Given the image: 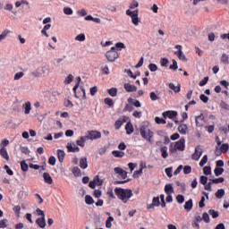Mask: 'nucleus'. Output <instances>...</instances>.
I'll return each mask as SVG.
<instances>
[{
	"mask_svg": "<svg viewBox=\"0 0 229 229\" xmlns=\"http://www.w3.org/2000/svg\"><path fill=\"white\" fill-rule=\"evenodd\" d=\"M203 174H205V176H208L209 174H212V168L210 166H204Z\"/></svg>",
	"mask_w": 229,
	"mask_h": 229,
	"instance_id": "obj_41",
	"label": "nucleus"
},
{
	"mask_svg": "<svg viewBox=\"0 0 229 229\" xmlns=\"http://www.w3.org/2000/svg\"><path fill=\"white\" fill-rule=\"evenodd\" d=\"M160 152L162 158H167V157H169V153H167V147H161Z\"/></svg>",
	"mask_w": 229,
	"mask_h": 229,
	"instance_id": "obj_30",
	"label": "nucleus"
},
{
	"mask_svg": "<svg viewBox=\"0 0 229 229\" xmlns=\"http://www.w3.org/2000/svg\"><path fill=\"white\" fill-rule=\"evenodd\" d=\"M107 93L111 98H115V96H117V88H111L107 89Z\"/></svg>",
	"mask_w": 229,
	"mask_h": 229,
	"instance_id": "obj_36",
	"label": "nucleus"
},
{
	"mask_svg": "<svg viewBox=\"0 0 229 229\" xmlns=\"http://www.w3.org/2000/svg\"><path fill=\"white\" fill-rule=\"evenodd\" d=\"M85 34L83 33H81L75 37V40H77L78 42H85Z\"/></svg>",
	"mask_w": 229,
	"mask_h": 229,
	"instance_id": "obj_49",
	"label": "nucleus"
},
{
	"mask_svg": "<svg viewBox=\"0 0 229 229\" xmlns=\"http://www.w3.org/2000/svg\"><path fill=\"white\" fill-rule=\"evenodd\" d=\"M206 123L207 122L205 121V115L203 114H200L199 115L195 117V124L197 128H203Z\"/></svg>",
	"mask_w": 229,
	"mask_h": 229,
	"instance_id": "obj_7",
	"label": "nucleus"
},
{
	"mask_svg": "<svg viewBox=\"0 0 229 229\" xmlns=\"http://www.w3.org/2000/svg\"><path fill=\"white\" fill-rule=\"evenodd\" d=\"M175 49L178 51L174 52V55L181 60L182 62H187V56H185V54L182 51V47L181 45H176Z\"/></svg>",
	"mask_w": 229,
	"mask_h": 229,
	"instance_id": "obj_6",
	"label": "nucleus"
},
{
	"mask_svg": "<svg viewBox=\"0 0 229 229\" xmlns=\"http://www.w3.org/2000/svg\"><path fill=\"white\" fill-rule=\"evenodd\" d=\"M148 69L151 72H155L158 71V66H157V64H150L148 65Z\"/></svg>",
	"mask_w": 229,
	"mask_h": 229,
	"instance_id": "obj_60",
	"label": "nucleus"
},
{
	"mask_svg": "<svg viewBox=\"0 0 229 229\" xmlns=\"http://www.w3.org/2000/svg\"><path fill=\"white\" fill-rule=\"evenodd\" d=\"M164 119L168 117V119H176V115H178V112L176 111H165L162 114Z\"/></svg>",
	"mask_w": 229,
	"mask_h": 229,
	"instance_id": "obj_13",
	"label": "nucleus"
},
{
	"mask_svg": "<svg viewBox=\"0 0 229 229\" xmlns=\"http://www.w3.org/2000/svg\"><path fill=\"white\" fill-rule=\"evenodd\" d=\"M201 219L205 223H210V216H208V213H207V212L203 213Z\"/></svg>",
	"mask_w": 229,
	"mask_h": 229,
	"instance_id": "obj_54",
	"label": "nucleus"
},
{
	"mask_svg": "<svg viewBox=\"0 0 229 229\" xmlns=\"http://www.w3.org/2000/svg\"><path fill=\"white\" fill-rule=\"evenodd\" d=\"M80 167L81 169H87L89 167V162L87 161V157H81L80 159Z\"/></svg>",
	"mask_w": 229,
	"mask_h": 229,
	"instance_id": "obj_21",
	"label": "nucleus"
},
{
	"mask_svg": "<svg viewBox=\"0 0 229 229\" xmlns=\"http://www.w3.org/2000/svg\"><path fill=\"white\" fill-rule=\"evenodd\" d=\"M220 106H221V108H223L224 110H229V105H228L226 102H225L224 100H222V101L220 102Z\"/></svg>",
	"mask_w": 229,
	"mask_h": 229,
	"instance_id": "obj_64",
	"label": "nucleus"
},
{
	"mask_svg": "<svg viewBox=\"0 0 229 229\" xmlns=\"http://www.w3.org/2000/svg\"><path fill=\"white\" fill-rule=\"evenodd\" d=\"M165 194H174V188H173V184H171V183L165 184Z\"/></svg>",
	"mask_w": 229,
	"mask_h": 229,
	"instance_id": "obj_25",
	"label": "nucleus"
},
{
	"mask_svg": "<svg viewBox=\"0 0 229 229\" xmlns=\"http://www.w3.org/2000/svg\"><path fill=\"white\" fill-rule=\"evenodd\" d=\"M87 140H89L87 136H81L80 138V140H78L76 141V144H77V146H80L81 148H85V142H87Z\"/></svg>",
	"mask_w": 229,
	"mask_h": 229,
	"instance_id": "obj_18",
	"label": "nucleus"
},
{
	"mask_svg": "<svg viewBox=\"0 0 229 229\" xmlns=\"http://www.w3.org/2000/svg\"><path fill=\"white\" fill-rule=\"evenodd\" d=\"M128 103H132V106H135L136 108H140L142 106V104H140V101L139 100H134L131 98H129L127 99Z\"/></svg>",
	"mask_w": 229,
	"mask_h": 229,
	"instance_id": "obj_26",
	"label": "nucleus"
},
{
	"mask_svg": "<svg viewBox=\"0 0 229 229\" xmlns=\"http://www.w3.org/2000/svg\"><path fill=\"white\" fill-rule=\"evenodd\" d=\"M86 137L88 140H98V139H101V131H88Z\"/></svg>",
	"mask_w": 229,
	"mask_h": 229,
	"instance_id": "obj_5",
	"label": "nucleus"
},
{
	"mask_svg": "<svg viewBox=\"0 0 229 229\" xmlns=\"http://www.w3.org/2000/svg\"><path fill=\"white\" fill-rule=\"evenodd\" d=\"M114 47L116 51H122V49H126V46L123 42L116 43Z\"/></svg>",
	"mask_w": 229,
	"mask_h": 229,
	"instance_id": "obj_40",
	"label": "nucleus"
},
{
	"mask_svg": "<svg viewBox=\"0 0 229 229\" xmlns=\"http://www.w3.org/2000/svg\"><path fill=\"white\" fill-rule=\"evenodd\" d=\"M114 194L118 199H121L123 203H128V199L133 196V191L130 189H123L116 187L114 189Z\"/></svg>",
	"mask_w": 229,
	"mask_h": 229,
	"instance_id": "obj_1",
	"label": "nucleus"
},
{
	"mask_svg": "<svg viewBox=\"0 0 229 229\" xmlns=\"http://www.w3.org/2000/svg\"><path fill=\"white\" fill-rule=\"evenodd\" d=\"M140 133L142 139H144L150 144H153V137L155 135V132H153V131H151L150 129H148V127H146V125H141L140 127Z\"/></svg>",
	"mask_w": 229,
	"mask_h": 229,
	"instance_id": "obj_2",
	"label": "nucleus"
},
{
	"mask_svg": "<svg viewBox=\"0 0 229 229\" xmlns=\"http://www.w3.org/2000/svg\"><path fill=\"white\" fill-rule=\"evenodd\" d=\"M207 182H208V177L201 175L199 179V183H201L202 185H207Z\"/></svg>",
	"mask_w": 229,
	"mask_h": 229,
	"instance_id": "obj_58",
	"label": "nucleus"
},
{
	"mask_svg": "<svg viewBox=\"0 0 229 229\" xmlns=\"http://www.w3.org/2000/svg\"><path fill=\"white\" fill-rule=\"evenodd\" d=\"M183 173L185 174H191V173H192V167H191V165H185L183 167Z\"/></svg>",
	"mask_w": 229,
	"mask_h": 229,
	"instance_id": "obj_59",
	"label": "nucleus"
},
{
	"mask_svg": "<svg viewBox=\"0 0 229 229\" xmlns=\"http://www.w3.org/2000/svg\"><path fill=\"white\" fill-rule=\"evenodd\" d=\"M105 105H107V106H110V108H114V100L110 98H106L104 99Z\"/></svg>",
	"mask_w": 229,
	"mask_h": 229,
	"instance_id": "obj_37",
	"label": "nucleus"
},
{
	"mask_svg": "<svg viewBox=\"0 0 229 229\" xmlns=\"http://www.w3.org/2000/svg\"><path fill=\"white\" fill-rule=\"evenodd\" d=\"M74 80V76H72V74H69L65 80H64V83L65 85H69L71 83H72V81Z\"/></svg>",
	"mask_w": 229,
	"mask_h": 229,
	"instance_id": "obj_46",
	"label": "nucleus"
},
{
	"mask_svg": "<svg viewBox=\"0 0 229 229\" xmlns=\"http://www.w3.org/2000/svg\"><path fill=\"white\" fill-rule=\"evenodd\" d=\"M85 203L86 205H93L94 203V199L90 195H86L85 196Z\"/></svg>",
	"mask_w": 229,
	"mask_h": 229,
	"instance_id": "obj_38",
	"label": "nucleus"
},
{
	"mask_svg": "<svg viewBox=\"0 0 229 229\" xmlns=\"http://www.w3.org/2000/svg\"><path fill=\"white\" fill-rule=\"evenodd\" d=\"M161 65L162 67H169V59L167 58H162L161 59Z\"/></svg>",
	"mask_w": 229,
	"mask_h": 229,
	"instance_id": "obj_57",
	"label": "nucleus"
},
{
	"mask_svg": "<svg viewBox=\"0 0 229 229\" xmlns=\"http://www.w3.org/2000/svg\"><path fill=\"white\" fill-rule=\"evenodd\" d=\"M174 147L178 151H185V138H181L176 141Z\"/></svg>",
	"mask_w": 229,
	"mask_h": 229,
	"instance_id": "obj_8",
	"label": "nucleus"
},
{
	"mask_svg": "<svg viewBox=\"0 0 229 229\" xmlns=\"http://www.w3.org/2000/svg\"><path fill=\"white\" fill-rule=\"evenodd\" d=\"M30 168V165H28V163H26V160H22L21 162V169L23 173H27L28 169Z\"/></svg>",
	"mask_w": 229,
	"mask_h": 229,
	"instance_id": "obj_32",
	"label": "nucleus"
},
{
	"mask_svg": "<svg viewBox=\"0 0 229 229\" xmlns=\"http://www.w3.org/2000/svg\"><path fill=\"white\" fill-rule=\"evenodd\" d=\"M187 130H189V127H187V124L182 123L178 127V131L182 135H187Z\"/></svg>",
	"mask_w": 229,
	"mask_h": 229,
	"instance_id": "obj_17",
	"label": "nucleus"
},
{
	"mask_svg": "<svg viewBox=\"0 0 229 229\" xmlns=\"http://www.w3.org/2000/svg\"><path fill=\"white\" fill-rule=\"evenodd\" d=\"M125 14L128 15V17H131V22L134 26H139V22H140L139 20V9L134 11L126 10Z\"/></svg>",
	"mask_w": 229,
	"mask_h": 229,
	"instance_id": "obj_4",
	"label": "nucleus"
},
{
	"mask_svg": "<svg viewBox=\"0 0 229 229\" xmlns=\"http://www.w3.org/2000/svg\"><path fill=\"white\" fill-rule=\"evenodd\" d=\"M125 130H126L127 135H131V133H133L134 129H133V124H131V122H129L126 123Z\"/></svg>",
	"mask_w": 229,
	"mask_h": 229,
	"instance_id": "obj_23",
	"label": "nucleus"
},
{
	"mask_svg": "<svg viewBox=\"0 0 229 229\" xmlns=\"http://www.w3.org/2000/svg\"><path fill=\"white\" fill-rule=\"evenodd\" d=\"M72 9L71 7H64V13L65 15H72Z\"/></svg>",
	"mask_w": 229,
	"mask_h": 229,
	"instance_id": "obj_62",
	"label": "nucleus"
},
{
	"mask_svg": "<svg viewBox=\"0 0 229 229\" xmlns=\"http://www.w3.org/2000/svg\"><path fill=\"white\" fill-rule=\"evenodd\" d=\"M150 99L151 101H158V99H160V97H158L157 93H155V91H152L150 92Z\"/></svg>",
	"mask_w": 229,
	"mask_h": 229,
	"instance_id": "obj_56",
	"label": "nucleus"
},
{
	"mask_svg": "<svg viewBox=\"0 0 229 229\" xmlns=\"http://www.w3.org/2000/svg\"><path fill=\"white\" fill-rule=\"evenodd\" d=\"M215 176H221L225 173V168L223 167H215L214 169Z\"/></svg>",
	"mask_w": 229,
	"mask_h": 229,
	"instance_id": "obj_34",
	"label": "nucleus"
},
{
	"mask_svg": "<svg viewBox=\"0 0 229 229\" xmlns=\"http://www.w3.org/2000/svg\"><path fill=\"white\" fill-rule=\"evenodd\" d=\"M225 189H219L216 191V192L215 193V196L217 199H222V198L225 197Z\"/></svg>",
	"mask_w": 229,
	"mask_h": 229,
	"instance_id": "obj_27",
	"label": "nucleus"
},
{
	"mask_svg": "<svg viewBox=\"0 0 229 229\" xmlns=\"http://www.w3.org/2000/svg\"><path fill=\"white\" fill-rule=\"evenodd\" d=\"M114 173L115 174H120L122 180H126V178H128V172H126V170H123L121 167H115Z\"/></svg>",
	"mask_w": 229,
	"mask_h": 229,
	"instance_id": "obj_11",
	"label": "nucleus"
},
{
	"mask_svg": "<svg viewBox=\"0 0 229 229\" xmlns=\"http://www.w3.org/2000/svg\"><path fill=\"white\" fill-rule=\"evenodd\" d=\"M135 8H139V2L137 0H132V2L129 5V9L127 10H130V12H131V10H135Z\"/></svg>",
	"mask_w": 229,
	"mask_h": 229,
	"instance_id": "obj_33",
	"label": "nucleus"
},
{
	"mask_svg": "<svg viewBox=\"0 0 229 229\" xmlns=\"http://www.w3.org/2000/svg\"><path fill=\"white\" fill-rule=\"evenodd\" d=\"M0 155L3 158H4L5 160H10V156L8 155V151L6 150V148L2 147L0 148Z\"/></svg>",
	"mask_w": 229,
	"mask_h": 229,
	"instance_id": "obj_19",
	"label": "nucleus"
},
{
	"mask_svg": "<svg viewBox=\"0 0 229 229\" xmlns=\"http://www.w3.org/2000/svg\"><path fill=\"white\" fill-rule=\"evenodd\" d=\"M127 121H128V117H126V116H123L122 118H119L118 120H116L114 123L115 130H120L121 126H123V124L124 123H126Z\"/></svg>",
	"mask_w": 229,
	"mask_h": 229,
	"instance_id": "obj_14",
	"label": "nucleus"
},
{
	"mask_svg": "<svg viewBox=\"0 0 229 229\" xmlns=\"http://www.w3.org/2000/svg\"><path fill=\"white\" fill-rule=\"evenodd\" d=\"M123 112H133V106L131 104H127L123 108Z\"/></svg>",
	"mask_w": 229,
	"mask_h": 229,
	"instance_id": "obj_61",
	"label": "nucleus"
},
{
	"mask_svg": "<svg viewBox=\"0 0 229 229\" xmlns=\"http://www.w3.org/2000/svg\"><path fill=\"white\" fill-rule=\"evenodd\" d=\"M24 114H28L31 112V102L28 101L23 105Z\"/></svg>",
	"mask_w": 229,
	"mask_h": 229,
	"instance_id": "obj_28",
	"label": "nucleus"
},
{
	"mask_svg": "<svg viewBox=\"0 0 229 229\" xmlns=\"http://www.w3.org/2000/svg\"><path fill=\"white\" fill-rule=\"evenodd\" d=\"M23 76H24V72H16L14 74L13 80L14 81L21 80V78H22Z\"/></svg>",
	"mask_w": 229,
	"mask_h": 229,
	"instance_id": "obj_63",
	"label": "nucleus"
},
{
	"mask_svg": "<svg viewBox=\"0 0 229 229\" xmlns=\"http://www.w3.org/2000/svg\"><path fill=\"white\" fill-rule=\"evenodd\" d=\"M9 33H10V30H4V31L0 34V42L3 41V40H4V38H6V37H8Z\"/></svg>",
	"mask_w": 229,
	"mask_h": 229,
	"instance_id": "obj_47",
	"label": "nucleus"
},
{
	"mask_svg": "<svg viewBox=\"0 0 229 229\" xmlns=\"http://www.w3.org/2000/svg\"><path fill=\"white\" fill-rule=\"evenodd\" d=\"M123 89L126 90V92H137L136 86H133L130 83H125L123 85Z\"/></svg>",
	"mask_w": 229,
	"mask_h": 229,
	"instance_id": "obj_16",
	"label": "nucleus"
},
{
	"mask_svg": "<svg viewBox=\"0 0 229 229\" xmlns=\"http://www.w3.org/2000/svg\"><path fill=\"white\" fill-rule=\"evenodd\" d=\"M192 207H194V204L192 203V199H190L184 204V210H187V212H191V210H192Z\"/></svg>",
	"mask_w": 229,
	"mask_h": 229,
	"instance_id": "obj_22",
	"label": "nucleus"
},
{
	"mask_svg": "<svg viewBox=\"0 0 229 229\" xmlns=\"http://www.w3.org/2000/svg\"><path fill=\"white\" fill-rule=\"evenodd\" d=\"M93 180L95 181L96 185H98V187H101V185H103V180L99 179V175H96Z\"/></svg>",
	"mask_w": 229,
	"mask_h": 229,
	"instance_id": "obj_48",
	"label": "nucleus"
},
{
	"mask_svg": "<svg viewBox=\"0 0 229 229\" xmlns=\"http://www.w3.org/2000/svg\"><path fill=\"white\" fill-rule=\"evenodd\" d=\"M43 180H44L45 183H47L48 185H52V183H53V178L47 172H45L43 174Z\"/></svg>",
	"mask_w": 229,
	"mask_h": 229,
	"instance_id": "obj_15",
	"label": "nucleus"
},
{
	"mask_svg": "<svg viewBox=\"0 0 229 229\" xmlns=\"http://www.w3.org/2000/svg\"><path fill=\"white\" fill-rule=\"evenodd\" d=\"M176 201H177V203L182 205V203H183V201H185V197L182 194H179L176 196Z\"/></svg>",
	"mask_w": 229,
	"mask_h": 229,
	"instance_id": "obj_55",
	"label": "nucleus"
},
{
	"mask_svg": "<svg viewBox=\"0 0 229 229\" xmlns=\"http://www.w3.org/2000/svg\"><path fill=\"white\" fill-rule=\"evenodd\" d=\"M228 149H229V145L228 143H224L221 145L220 147V151L221 153H227L228 152Z\"/></svg>",
	"mask_w": 229,
	"mask_h": 229,
	"instance_id": "obj_45",
	"label": "nucleus"
},
{
	"mask_svg": "<svg viewBox=\"0 0 229 229\" xmlns=\"http://www.w3.org/2000/svg\"><path fill=\"white\" fill-rule=\"evenodd\" d=\"M155 123L157 124H166L167 122H165V118H160L158 116L155 117Z\"/></svg>",
	"mask_w": 229,
	"mask_h": 229,
	"instance_id": "obj_44",
	"label": "nucleus"
},
{
	"mask_svg": "<svg viewBox=\"0 0 229 229\" xmlns=\"http://www.w3.org/2000/svg\"><path fill=\"white\" fill-rule=\"evenodd\" d=\"M66 149L68 153H79L80 147L76 146L74 143H67Z\"/></svg>",
	"mask_w": 229,
	"mask_h": 229,
	"instance_id": "obj_10",
	"label": "nucleus"
},
{
	"mask_svg": "<svg viewBox=\"0 0 229 229\" xmlns=\"http://www.w3.org/2000/svg\"><path fill=\"white\" fill-rule=\"evenodd\" d=\"M222 64H225V65H228L229 64V56L226 54H223L221 57Z\"/></svg>",
	"mask_w": 229,
	"mask_h": 229,
	"instance_id": "obj_43",
	"label": "nucleus"
},
{
	"mask_svg": "<svg viewBox=\"0 0 229 229\" xmlns=\"http://www.w3.org/2000/svg\"><path fill=\"white\" fill-rule=\"evenodd\" d=\"M57 157L58 161L62 164L64 162V159L65 158V151L62 149H57Z\"/></svg>",
	"mask_w": 229,
	"mask_h": 229,
	"instance_id": "obj_24",
	"label": "nucleus"
},
{
	"mask_svg": "<svg viewBox=\"0 0 229 229\" xmlns=\"http://www.w3.org/2000/svg\"><path fill=\"white\" fill-rule=\"evenodd\" d=\"M20 151H21L24 155H30V153H31V151L28 147H22V146L20 147Z\"/></svg>",
	"mask_w": 229,
	"mask_h": 229,
	"instance_id": "obj_51",
	"label": "nucleus"
},
{
	"mask_svg": "<svg viewBox=\"0 0 229 229\" xmlns=\"http://www.w3.org/2000/svg\"><path fill=\"white\" fill-rule=\"evenodd\" d=\"M207 162H208V156L205 155V156H203L202 159L199 162L200 167H204L205 164H207Z\"/></svg>",
	"mask_w": 229,
	"mask_h": 229,
	"instance_id": "obj_50",
	"label": "nucleus"
},
{
	"mask_svg": "<svg viewBox=\"0 0 229 229\" xmlns=\"http://www.w3.org/2000/svg\"><path fill=\"white\" fill-rule=\"evenodd\" d=\"M208 214L213 217V219H217V217H219V212L214 209H209Z\"/></svg>",
	"mask_w": 229,
	"mask_h": 229,
	"instance_id": "obj_42",
	"label": "nucleus"
},
{
	"mask_svg": "<svg viewBox=\"0 0 229 229\" xmlns=\"http://www.w3.org/2000/svg\"><path fill=\"white\" fill-rule=\"evenodd\" d=\"M112 155L115 157V158H123V157H124V152L121 151V150H113L112 151Z\"/></svg>",
	"mask_w": 229,
	"mask_h": 229,
	"instance_id": "obj_29",
	"label": "nucleus"
},
{
	"mask_svg": "<svg viewBox=\"0 0 229 229\" xmlns=\"http://www.w3.org/2000/svg\"><path fill=\"white\" fill-rule=\"evenodd\" d=\"M201 221H203V218H201L200 216H197L195 217V220L193 221V226H195V228L199 229V223H201Z\"/></svg>",
	"mask_w": 229,
	"mask_h": 229,
	"instance_id": "obj_31",
	"label": "nucleus"
},
{
	"mask_svg": "<svg viewBox=\"0 0 229 229\" xmlns=\"http://www.w3.org/2000/svg\"><path fill=\"white\" fill-rule=\"evenodd\" d=\"M155 207H160V197H154L152 199V203L147 205L148 210L155 208Z\"/></svg>",
	"mask_w": 229,
	"mask_h": 229,
	"instance_id": "obj_12",
	"label": "nucleus"
},
{
	"mask_svg": "<svg viewBox=\"0 0 229 229\" xmlns=\"http://www.w3.org/2000/svg\"><path fill=\"white\" fill-rule=\"evenodd\" d=\"M72 174L76 177L78 176H81V170L80 169V167L78 166H74L72 169Z\"/></svg>",
	"mask_w": 229,
	"mask_h": 229,
	"instance_id": "obj_35",
	"label": "nucleus"
},
{
	"mask_svg": "<svg viewBox=\"0 0 229 229\" xmlns=\"http://www.w3.org/2000/svg\"><path fill=\"white\" fill-rule=\"evenodd\" d=\"M8 226V219L4 218L0 220V228H6Z\"/></svg>",
	"mask_w": 229,
	"mask_h": 229,
	"instance_id": "obj_53",
	"label": "nucleus"
},
{
	"mask_svg": "<svg viewBox=\"0 0 229 229\" xmlns=\"http://www.w3.org/2000/svg\"><path fill=\"white\" fill-rule=\"evenodd\" d=\"M142 169H144V166H142V165H141L140 168L139 170L134 171L132 177L139 178V176H140V174H142Z\"/></svg>",
	"mask_w": 229,
	"mask_h": 229,
	"instance_id": "obj_39",
	"label": "nucleus"
},
{
	"mask_svg": "<svg viewBox=\"0 0 229 229\" xmlns=\"http://www.w3.org/2000/svg\"><path fill=\"white\" fill-rule=\"evenodd\" d=\"M169 69L171 71H176L178 69V62L176 60L173 59V64L169 66Z\"/></svg>",
	"mask_w": 229,
	"mask_h": 229,
	"instance_id": "obj_52",
	"label": "nucleus"
},
{
	"mask_svg": "<svg viewBox=\"0 0 229 229\" xmlns=\"http://www.w3.org/2000/svg\"><path fill=\"white\" fill-rule=\"evenodd\" d=\"M106 58L108 62H115L119 58V52L115 47H112L110 50L106 53Z\"/></svg>",
	"mask_w": 229,
	"mask_h": 229,
	"instance_id": "obj_3",
	"label": "nucleus"
},
{
	"mask_svg": "<svg viewBox=\"0 0 229 229\" xmlns=\"http://www.w3.org/2000/svg\"><path fill=\"white\" fill-rule=\"evenodd\" d=\"M201 155H203V149L201 148V146L199 145L195 148V152L192 154V159L199 160L201 158Z\"/></svg>",
	"mask_w": 229,
	"mask_h": 229,
	"instance_id": "obj_9",
	"label": "nucleus"
},
{
	"mask_svg": "<svg viewBox=\"0 0 229 229\" xmlns=\"http://www.w3.org/2000/svg\"><path fill=\"white\" fill-rule=\"evenodd\" d=\"M36 223L38 225L39 228H46V216L38 218Z\"/></svg>",
	"mask_w": 229,
	"mask_h": 229,
	"instance_id": "obj_20",
	"label": "nucleus"
}]
</instances>
